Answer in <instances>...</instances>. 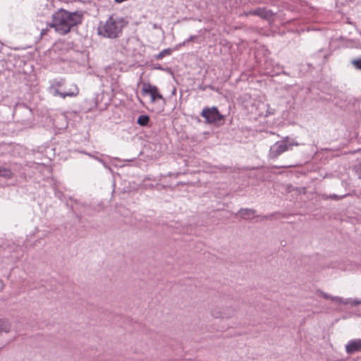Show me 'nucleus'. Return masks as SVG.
Masks as SVG:
<instances>
[{"mask_svg": "<svg viewBox=\"0 0 361 361\" xmlns=\"http://www.w3.org/2000/svg\"><path fill=\"white\" fill-rule=\"evenodd\" d=\"M47 32V30L46 29H42V31H41V35H44Z\"/></svg>", "mask_w": 361, "mask_h": 361, "instance_id": "24", "label": "nucleus"}, {"mask_svg": "<svg viewBox=\"0 0 361 361\" xmlns=\"http://www.w3.org/2000/svg\"><path fill=\"white\" fill-rule=\"evenodd\" d=\"M302 190H303V192H305V188H302Z\"/></svg>", "mask_w": 361, "mask_h": 361, "instance_id": "28", "label": "nucleus"}, {"mask_svg": "<svg viewBox=\"0 0 361 361\" xmlns=\"http://www.w3.org/2000/svg\"><path fill=\"white\" fill-rule=\"evenodd\" d=\"M262 219H267V216H263Z\"/></svg>", "mask_w": 361, "mask_h": 361, "instance_id": "27", "label": "nucleus"}, {"mask_svg": "<svg viewBox=\"0 0 361 361\" xmlns=\"http://www.w3.org/2000/svg\"><path fill=\"white\" fill-rule=\"evenodd\" d=\"M0 176L4 178H10L12 177V172L10 169L0 167Z\"/></svg>", "mask_w": 361, "mask_h": 361, "instance_id": "14", "label": "nucleus"}, {"mask_svg": "<svg viewBox=\"0 0 361 361\" xmlns=\"http://www.w3.org/2000/svg\"><path fill=\"white\" fill-rule=\"evenodd\" d=\"M61 94H58V97H60L63 99H65L66 97H73L78 94L79 89L77 85L73 83H65V85L61 90Z\"/></svg>", "mask_w": 361, "mask_h": 361, "instance_id": "6", "label": "nucleus"}, {"mask_svg": "<svg viewBox=\"0 0 361 361\" xmlns=\"http://www.w3.org/2000/svg\"><path fill=\"white\" fill-rule=\"evenodd\" d=\"M205 119V122L214 126H220L223 123V114H201Z\"/></svg>", "mask_w": 361, "mask_h": 361, "instance_id": "10", "label": "nucleus"}, {"mask_svg": "<svg viewBox=\"0 0 361 361\" xmlns=\"http://www.w3.org/2000/svg\"><path fill=\"white\" fill-rule=\"evenodd\" d=\"M197 38V37L196 35H191L188 39H187L182 43V45H185L187 43L194 41Z\"/></svg>", "mask_w": 361, "mask_h": 361, "instance_id": "21", "label": "nucleus"}, {"mask_svg": "<svg viewBox=\"0 0 361 361\" xmlns=\"http://www.w3.org/2000/svg\"><path fill=\"white\" fill-rule=\"evenodd\" d=\"M290 188H292V186H288V189H287V190H288V192H290V191H291Z\"/></svg>", "mask_w": 361, "mask_h": 361, "instance_id": "26", "label": "nucleus"}, {"mask_svg": "<svg viewBox=\"0 0 361 361\" xmlns=\"http://www.w3.org/2000/svg\"><path fill=\"white\" fill-rule=\"evenodd\" d=\"M126 24L123 18L111 16L104 23H100L97 27V33L106 38L116 39L121 34Z\"/></svg>", "mask_w": 361, "mask_h": 361, "instance_id": "2", "label": "nucleus"}, {"mask_svg": "<svg viewBox=\"0 0 361 361\" xmlns=\"http://www.w3.org/2000/svg\"><path fill=\"white\" fill-rule=\"evenodd\" d=\"M317 293L320 296L323 297L324 298H325L326 300H329V299H330L331 300H332L333 296H331L322 290H318Z\"/></svg>", "mask_w": 361, "mask_h": 361, "instance_id": "20", "label": "nucleus"}, {"mask_svg": "<svg viewBox=\"0 0 361 361\" xmlns=\"http://www.w3.org/2000/svg\"><path fill=\"white\" fill-rule=\"evenodd\" d=\"M238 307L235 305L214 307L211 310V316L214 319H230L236 317Z\"/></svg>", "mask_w": 361, "mask_h": 361, "instance_id": "3", "label": "nucleus"}, {"mask_svg": "<svg viewBox=\"0 0 361 361\" xmlns=\"http://www.w3.org/2000/svg\"><path fill=\"white\" fill-rule=\"evenodd\" d=\"M171 54V49H166L162 50L161 52H159L156 56V59L160 60L163 59L165 56L170 55Z\"/></svg>", "mask_w": 361, "mask_h": 361, "instance_id": "16", "label": "nucleus"}, {"mask_svg": "<svg viewBox=\"0 0 361 361\" xmlns=\"http://www.w3.org/2000/svg\"><path fill=\"white\" fill-rule=\"evenodd\" d=\"M152 27L154 29H160L161 28V27L156 23L153 24Z\"/></svg>", "mask_w": 361, "mask_h": 361, "instance_id": "23", "label": "nucleus"}, {"mask_svg": "<svg viewBox=\"0 0 361 361\" xmlns=\"http://www.w3.org/2000/svg\"><path fill=\"white\" fill-rule=\"evenodd\" d=\"M255 211L252 209H240L239 210V214L244 218L249 216L250 215L254 214Z\"/></svg>", "mask_w": 361, "mask_h": 361, "instance_id": "15", "label": "nucleus"}, {"mask_svg": "<svg viewBox=\"0 0 361 361\" xmlns=\"http://www.w3.org/2000/svg\"><path fill=\"white\" fill-rule=\"evenodd\" d=\"M11 330L10 324L6 320H0V333L6 332L8 333Z\"/></svg>", "mask_w": 361, "mask_h": 361, "instance_id": "12", "label": "nucleus"}, {"mask_svg": "<svg viewBox=\"0 0 361 361\" xmlns=\"http://www.w3.org/2000/svg\"><path fill=\"white\" fill-rule=\"evenodd\" d=\"M65 83V80L62 78L51 80L49 87V93L54 97H58L59 94H61V90L63 87Z\"/></svg>", "mask_w": 361, "mask_h": 361, "instance_id": "7", "label": "nucleus"}, {"mask_svg": "<svg viewBox=\"0 0 361 361\" xmlns=\"http://www.w3.org/2000/svg\"><path fill=\"white\" fill-rule=\"evenodd\" d=\"M347 195H337L336 194H333V195H331L329 196H326L325 197V199H331V200H341L343 198H344L345 197H346Z\"/></svg>", "mask_w": 361, "mask_h": 361, "instance_id": "18", "label": "nucleus"}, {"mask_svg": "<svg viewBox=\"0 0 361 361\" xmlns=\"http://www.w3.org/2000/svg\"><path fill=\"white\" fill-rule=\"evenodd\" d=\"M149 122V117L146 114H140L137 118V123L141 126H145Z\"/></svg>", "mask_w": 361, "mask_h": 361, "instance_id": "13", "label": "nucleus"}, {"mask_svg": "<svg viewBox=\"0 0 361 361\" xmlns=\"http://www.w3.org/2000/svg\"><path fill=\"white\" fill-rule=\"evenodd\" d=\"M345 352L348 355H352L361 351V339L350 340L345 347Z\"/></svg>", "mask_w": 361, "mask_h": 361, "instance_id": "8", "label": "nucleus"}, {"mask_svg": "<svg viewBox=\"0 0 361 361\" xmlns=\"http://www.w3.org/2000/svg\"><path fill=\"white\" fill-rule=\"evenodd\" d=\"M142 96L148 99L152 103H164V99L159 91V89L150 83L144 82L142 85Z\"/></svg>", "mask_w": 361, "mask_h": 361, "instance_id": "5", "label": "nucleus"}, {"mask_svg": "<svg viewBox=\"0 0 361 361\" xmlns=\"http://www.w3.org/2000/svg\"><path fill=\"white\" fill-rule=\"evenodd\" d=\"M91 157H92V158H94V159H96V160H97V161H99V159H97V157H94L93 155H91Z\"/></svg>", "mask_w": 361, "mask_h": 361, "instance_id": "25", "label": "nucleus"}, {"mask_svg": "<svg viewBox=\"0 0 361 361\" xmlns=\"http://www.w3.org/2000/svg\"><path fill=\"white\" fill-rule=\"evenodd\" d=\"M248 15L257 16L264 19H270L273 17L274 13L271 10H267L265 8H258L248 13H245V16Z\"/></svg>", "mask_w": 361, "mask_h": 361, "instance_id": "9", "label": "nucleus"}, {"mask_svg": "<svg viewBox=\"0 0 361 361\" xmlns=\"http://www.w3.org/2000/svg\"><path fill=\"white\" fill-rule=\"evenodd\" d=\"M357 300V299H351V298H347L344 299L341 297L338 296H333L331 301L337 303V304H342V305H351L352 306H355L357 304H354L353 301Z\"/></svg>", "mask_w": 361, "mask_h": 361, "instance_id": "11", "label": "nucleus"}, {"mask_svg": "<svg viewBox=\"0 0 361 361\" xmlns=\"http://www.w3.org/2000/svg\"><path fill=\"white\" fill-rule=\"evenodd\" d=\"M297 142L290 141L288 137L276 142L269 149V157L271 159H276L282 153L292 149L293 146H298Z\"/></svg>", "mask_w": 361, "mask_h": 361, "instance_id": "4", "label": "nucleus"}, {"mask_svg": "<svg viewBox=\"0 0 361 361\" xmlns=\"http://www.w3.org/2000/svg\"><path fill=\"white\" fill-rule=\"evenodd\" d=\"M201 113H219V111H218V109L216 107L213 106L211 109H209V108L203 109L202 110Z\"/></svg>", "mask_w": 361, "mask_h": 361, "instance_id": "19", "label": "nucleus"}, {"mask_svg": "<svg viewBox=\"0 0 361 361\" xmlns=\"http://www.w3.org/2000/svg\"><path fill=\"white\" fill-rule=\"evenodd\" d=\"M353 303L354 304H357V305H360L361 304V299L360 300L357 299V300L353 301Z\"/></svg>", "mask_w": 361, "mask_h": 361, "instance_id": "22", "label": "nucleus"}, {"mask_svg": "<svg viewBox=\"0 0 361 361\" xmlns=\"http://www.w3.org/2000/svg\"><path fill=\"white\" fill-rule=\"evenodd\" d=\"M81 21L82 14L79 12H69L61 8L52 15V21L49 26L54 27L57 33L64 35Z\"/></svg>", "mask_w": 361, "mask_h": 361, "instance_id": "1", "label": "nucleus"}, {"mask_svg": "<svg viewBox=\"0 0 361 361\" xmlns=\"http://www.w3.org/2000/svg\"><path fill=\"white\" fill-rule=\"evenodd\" d=\"M351 63L356 69L361 70V58L353 59Z\"/></svg>", "mask_w": 361, "mask_h": 361, "instance_id": "17", "label": "nucleus"}]
</instances>
